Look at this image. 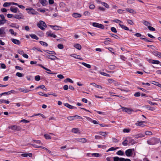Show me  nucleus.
<instances>
[{
    "label": "nucleus",
    "mask_w": 161,
    "mask_h": 161,
    "mask_svg": "<svg viewBox=\"0 0 161 161\" xmlns=\"http://www.w3.org/2000/svg\"><path fill=\"white\" fill-rule=\"evenodd\" d=\"M44 136L46 139L49 140L51 138V136L47 134H45Z\"/></svg>",
    "instance_id": "4c0bfd02"
},
{
    "label": "nucleus",
    "mask_w": 161,
    "mask_h": 161,
    "mask_svg": "<svg viewBox=\"0 0 161 161\" xmlns=\"http://www.w3.org/2000/svg\"><path fill=\"white\" fill-rule=\"evenodd\" d=\"M64 82L65 83H67V82H69L71 83H73V81L71 79L69 78H67L66 79L64 80Z\"/></svg>",
    "instance_id": "473e14b6"
},
{
    "label": "nucleus",
    "mask_w": 161,
    "mask_h": 161,
    "mask_svg": "<svg viewBox=\"0 0 161 161\" xmlns=\"http://www.w3.org/2000/svg\"><path fill=\"white\" fill-rule=\"evenodd\" d=\"M42 45L45 46V47H47L48 46L47 44L46 43V42H44L42 41H40L39 42Z\"/></svg>",
    "instance_id": "e433bc0d"
},
{
    "label": "nucleus",
    "mask_w": 161,
    "mask_h": 161,
    "mask_svg": "<svg viewBox=\"0 0 161 161\" xmlns=\"http://www.w3.org/2000/svg\"><path fill=\"white\" fill-rule=\"evenodd\" d=\"M100 74L103 75H104V76H106L110 77V76L109 74L106 73H105L103 72H101L100 73Z\"/></svg>",
    "instance_id": "de8ad7c7"
},
{
    "label": "nucleus",
    "mask_w": 161,
    "mask_h": 161,
    "mask_svg": "<svg viewBox=\"0 0 161 161\" xmlns=\"http://www.w3.org/2000/svg\"><path fill=\"white\" fill-rule=\"evenodd\" d=\"M5 28L1 27L0 28V35L2 34H4L5 32L4 31Z\"/></svg>",
    "instance_id": "2f4dec72"
},
{
    "label": "nucleus",
    "mask_w": 161,
    "mask_h": 161,
    "mask_svg": "<svg viewBox=\"0 0 161 161\" xmlns=\"http://www.w3.org/2000/svg\"><path fill=\"white\" fill-rule=\"evenodd\" d=\"M7 20L0 19V25H3L6 23Z\"/></svg>",
    "instance_id": "680f3d73"
},
{
    "label": "nucleus",
    "mask_w": 161,
    "mask_h": 161,
    "mask_svg": "<svg viewBox=\"0 0 161 161\" xmlns=\"http://www.w3.org/2000/svg\"><path fill=\"white\" fill-rule=\"evenodd\" d=\"M18 90L19 91L24 93H27L31 91V90L24 88H19Z\"/></svg>",
    "instance_id": "4468645a"
},
{
    "label": "nucleus",
    "mask_w": 161,
    "mask_h": 161,
    "mask_svg": "<svg viewBox=\"0 0 161 161\" xmlns=\"http://www.w3.org/2000/svg\"><path fill=\"white\" fill-rule=\"evenodd\" d=\"M153 62L152 64H160V62L158 60H153L152 61Z\"/></svg>",
    "instance_id": "603ef678"
},
{
    "label": "nucleus",
    "mask_w": 161,
    "mask_h": 161,
    "mask_svg": "<svg viewBox=\"0 0 161 161\" xmlns=\"http://www.w3.org/2000/svg\"><path fill=\"white\" fill-rule=\"evenodd\" d=\"M122 108V111L127 113L128 114H130L132 112H134L132 109L129 108H125L122 107L121 106Z\"/></svg>",
    "instance_id": "0eeeda50"
},
{
    "label": "nucleus",
    "mask_w": 161,
    "mask_h": 161,
    "mask_svg": "<svg viewBox=\"0 0 161 161\" xmlns=\"http://www.w3.org/2000/svg\"><path fill=\"white\" fill-rule=\"evenodd\" d=\"M145 123V121H138L135 123V125L137 126H144L145 125L144 124V123Z\"/></svg>",
    "instance_id": "2eb2a0df"
},
{
    "label": "nucleus",
    "mask_w": 161,
    "mask_h": 161,
    "mask_svg": "<svg viewBox=\"0 0 161 161\" xmlns=\"http://www.w3.org/2000/svg\"><path fill=\"white\" fill-rule=\"evenodd\" d=\"M45 56L46 58L52 60H55V59L58 58L57 57L54 55L45 54Z\"/></svg>",
    "instance_id": "9d476101"
},
{
    "label": "nucleus",
    "mask_w": 161,
    "mask_h": 161,
    "mask_svg": "<svg viewBox=\"0 0 161 161\" xmlns=\"http://www.w3.org/2000/svg\"><path fill=\"white\" fill-rule=\"evenodd\" d=\"M82 64L85 66L87 68H90L91 67V66L90 64H86L84 62H83L82 63Z\"/></svg>",
    "instance_id": "58836bf2"
},
{
    "label": "nucleus",
    "mask_w": 161,
    "mask_h": 161,
    "mask_svg": "<svg viewBox=\"0 0 161 161\" xmlns=\"http://www.w3.org/2000/svg\"><path fill=\"white\" fill-rule=\"evenodd\" d=\"M134 151V149H129L125 151L126 155L128 157H131L133 155V151Z\"/></svg>",
    "instance_id": "39448f33"
},
{
    "label": "nucleus",
    "mask_w": 161,
    "mask_h": 161,
    "mask_svg": "<svg viewBox=\"0 0 161 161\" xmlns=\"http://www.w3.org/2000/svg\"><path fill=\"white\" fill-rule=\"evenodd\" d=\"M13 17L16 19H24V16L22 14L19 13V14H17L14 15Z\"/></svg>",
    "instance_id": "1a4fd4ad"
},
{
    "label": "nucleus",
    "mask_w": 161,
    "mask_h": 161,
    "mask_svg": "<svg viewBox=\"0 0 161 161\" xmlns=\"http://www.w3.org/2000/svg\"><path fill=\"white\" fill-rule=\"evenodd\" d=\"M143 23L145 25L147 26V27L148 26L151 25L149 22L145 20H144L143 21Z\"/></svg>",
    "instance_id": "f704fd0d"
},
{
    "label": "nucleus",
    "mask_w": 161,
    "mask_h": 161,
    "mask_svg": "<svg viewBox=\"0 0 161 161\" xmlns=\"http://www.w3.org/2000/svg\"><path fill=\"white\" fill-rule=\"evenodd\" d=\"M52 32L51 31H49L47 32L46 34L48 37H53L54 38H56L57 37V36L56 35L52 34Z\"/></svg>",
    "instance_id": "9b49d317"
},
{
    "label": "nucleus",
    "mask_w": 161,
    "mask_h": 161,
    "mask_svg": "<svg viewBox=\"0 0 161 161\" xmlns=\"http://www.w3.org/2000/svg\"><path fill=\"white\" fill-rule=\"evenodd\" d=\"M108 42H110L109 40V38H106L105 39V41L104 42V43L105 44H109Z\"/></svg>",
    "instance_id": "37998d69"
},
{
    "label": "nucleus",
    "mask_w": 161,
    "mask_h": 161,
    "mask_svg": "<svg viewBox=\"0 0 161 161\" xmlns=\"http://www.w3.org/2000/svg\"><path fill=\"white\" fill-rule=\"evenodd\" d=\"M18 9V8L17 7L14 8L12 7H11L10 8V10L12 12L14 13H16L17 12Z\"/></svg>",
    "instance_id": "393cba45"
},
{
    "label": "nucleus",
    "mask_w": 161,
    "mask_h": 161,
    "mask_svg": "<svg viewBox=\"0 0 161 161\" xmlns=\"http://www.w3.org/2000/svg\"><path fill=\"white\" fill-rule=\"evenodd\" d=\"M145 134L146 135L150 136L152 135L153 134V133L151 131H147L145 132Z\"/></svg>",
    "instance_id": "a18cd8bd"
},
{
    "label": "nucleus",
    "mask_w": 161,
    "mask_h": 161,
    "mask_svg": "<svg viewBox=\"0 0 161 161\" xmlns=\"http://www.w3.org/2000/svg\"><path fill=\"white\" fill-rule=\"evenodd\" d=\"M110 35L112 37H113L114 38L116 39H119V37L115 35H114L112 33L110 34Z\"/></svg>",
    "instance_id": "49530a36"
},
{
    "label": "nucleus",
    "mask_w": 161,
    "mask_h": 161,
    "mask_svg": "<svg viewBox=\"0 0 161 161\" xmlns=\"http://www.w3.org/2000/svg\"><path fill=\"white\" fill-rule=\"evenodd\" d=\"M113 21L117 23H122V21H121L120 20L118 19H114L113 20Z\"/></svg>",
    "instance_id": "e2e57ef3"
},
{
    "label": "nucleus",
    "mask_w": 161,
    "mask_h": 161,
    "mask_svg": "<svg viewBox=\"0 0 161 161\" xmlns=\"http://www.w3.org/2000/svg\"><path fill=\"white\" fill-rule=\"evenodd\" d=\"M77 141L81 142H87L86 139L85 138H79L77 139Z\"/></svg>",
    "instance_id": "b1692460"
},
{
    "label": "nucleus",
    "mask_w": 161,
    "mask_h": 161,
    "mask_svg": "<svg viewBox=\"0 0 161 161\" xmlns=\"http://www.w3.org/2000/svg\"><path fill=\"white\" fill-rule=\"evenodd\" d=\"M25 10L28 11L27 13L29 14L36 15L38 13L33 8H26Z\"/></svg>",
    "instance_id": "7ed1b4c3"
},
{
    "label": "nucleus",
    "mask_w": 161,
    "mask_h": 161,
    "mask_svg": "<svg viewBox=\"0 0 161 161\" xmlns=\"http://www.w3.org/2000/svg\"><path fill=\"white\" fill-rule=\"evenodd\" d=\"M114 161H131V160L129 158H119L116 156L113 157Z\"/></svg>",
    "instance_id": "20e7f679"
},
{
    "label": "nucleus",
    "mask_w": 161,
    "mask_h": 161,
    "mask_svg": "<svg viewBox=\"0 0 161 161\" xmlns=\"http://www.w3.org/2000/svg\"><path fill=\"white\" fill-rule=\"evenodd\" d=\"M91 155L92 157H98L100 156V154L98 153H92Z\"/></svg>",
    "instance_id": "a19ab883"
},
{
    "label": "nucleus",
    "mask_w": 161,
    "mask_h": 161,
    "mask_svg": "<svg viewBox=\"0 0 161 161\" xmlns=\"http://www.w3.org/2000/svg\"><path fill=\"white\" fill-rule=\"evenodd\" d=\"M110 80L111 81H114V85L115 86H118L119 85H120L119 83V82H116V81H114V80H113L112 79H110Z\"/></svg>",
    "instance_id": "6e6d98bb"
},
{
    "label": "nucleus",
    "mask_w": 161,
    "mask_h": 161,
    "mask_svg": "<svg viewBox=\"0 0 161 161\" xmlns=\"http://www.w3.org/2000/svg\"><path fill=\"white\" fill-rule=\"evenodd\" d=\"M116 154L118 155L122 156L124 154V152L123 151L120 150L118 151L117 153Z\"/></svg>",
    "instance_id": "c9c22d12"
},
{
    "label": "nucleus",
    "mask_w": 161,
    "mask_h": 161,
    "mask_svg": "<svg viewBox=\"0 0 161 161\" xmlns=\"http://www.w3.org/2000/svg\"><path fill=\"white\" fill-rule=\"evenodd\" d=\"M15 3L16 4V5H15L17 6L19 8H20L22 9H24L25 8V6L22 5H19L17 3Z\"/></svg>",
    "instance_id": "3c124183"
},
{
    "label": "nucleus",
    "mask_w": 161,
    "mask_h": 161,
    "mask_svg": "<svg viewBox=\"0 0 161 161\" xmlns=\"http://www.w3.org/2000/svg\"><path fill=\"white\" fill-rule=\"evenodd\" d=\"M9 128L11 129L12 130L19 131L21 130V128L19 126H17L16 125H13L10 127H9Z\"/></svg>",
    "instance_id": "6e6552de"
},
{
    "label": "nucleus",
    "mask_w": 161,
    "mask_h": 161,
    "mask_svg": "<svg viewBox=\"0 0 161 161\" xmlns=\"http://www.w3.org/2000/svg\"><path fill=\"white\" fill-rule=\"evenodd\" d=\"M30 36L32 39H35L36 40L39 39V38L35 34H30Z\"/></svg>",
    "instance_id": "c85d7f7f"
},
{
    "label": "nucleus",
    "mask_w": 161,
    "mask_h": 161,
    "mask_svg": "<svg viewBox=\"0 0 161 161\" xmlns=\"http://www.w3.org/2000/svg\"><path fill=\"white\" fill-rule=\"evenodd\" d=\"M145 135L143 134L139 133L133 136L136 139L141 138L145 136Z\"/></svg>",
    "instance_id": "f8f14e48"
},
{
    "label": "nucleus",
    "mask_w": 161,
    "mask_h": 161,
    "mask_svg": "<svg viewBox=\"0 0 161 161\" xmlns=\"http://www.w3.org/2000/svg\"><path fill=\"white\" fill-rule=\"evenodd\" d=\"M71 131L75 133H80V132H79V130L78 128H73L72 129Z\"/></svg>",
    "instance_id": "aec40b11"
},
{
    "label": "nucleus",
    "mask_w": 161,
    "mask_h": 161,
    "mask_svg": "<svg viewBox=\"0 0 161 161\" xmlns=\"http://www.w3.org/2000/svg\"><path fill=\"white\" fill-rule=\"evenodd\" d=\"M57 77L60 79H63L64 78V76L61 74L58 75Z\"/></svg>",
    "instance_id": "774afa93"
},
{
    "label": "nucleus",
    "mask_w": 161,
    "mask_h": 161,
    "mask_svg": "<svg viewBox=\"0 0 161 161\" xmlns=\"http://www.w3.org/2000/svg\"><path fill=\"white\" fill-rule=\"evenodd\" d=\"M1 64L0 67L2 69H5L6 68V66L4 64Z\"/></svg>",
    "instance_id": "338daca9"
},
{
    "label": "nucleus",
    "mask_w": 161,
    "mask_h": 161,
    "mask_svg": "<svg viewBox=\"0 0 161 161\" xmlns=\"http://www.w3.org/2000/svg\"><path fill=\"white\" fill-rule=\"evenodd\" d=\"M43 51L47 53L48 54H49L48 55H50V54H52V55H55L56 54V53L54 51H49V50H44Z\"/></svg>",
    "instance_id": "a211bd4d"
},
{
    "label": "nucleus",
    "mask_w": 161,
    "mask_h": 161,
    "mask_svg": "<svg viewBox=\"0 0 161 161\" xmlns=\"http://www.w3.org/2000/svg\"><path fill=\"white\" fill-rule=\"evenodd\" d=\"M38 88H40L42 89L45 91L46 90V88H45V86L44 85H41L38 86Z\"/></svg>",
    "instance_id": "13d9d810"
},
{
    "label": "nucleus",
    "mask_w": 161,
    "mask_h": 161,
    "mask_svg": "<svg viewBox=\"0 0 161 161\" xmlns=\"http://www.w3.org/2000/svg\"><path fill=\"white\" fill-rule=\"evenodd\" d=\"M35 79L36 81H39L40 80V76L39 75H37L35 76Z\"/></svg>",
    "instance_id": "5fc2aeb1"
},
{
    "label": "nucleus",
    "mask_w": 161,
    "mask_h": 161,
    "mask_svg": "<svg viewBox=\"0 0 161 161\" xmlns=\"http://www.w3.org/2000/svg\"><path fill=\"white\" fill-rule=\"evenodd\" d=\"M141 95V93L140 92H136L134 94V96L136 97H140Z\"/></svg>",
    "instance_id": "bf43d9fd"
},
{
    "label": "nucleus",
    "mask_w": 161,
    "mask_h": 161,
    "mask_svg": "<svg viewBox=\"0 0 161 161\" xmlns=\"http://www.w3.org/2000/svg\"><path fill=\"white\" fill-rule=\"evenodd\" d=\"M11 5H16L15 3L14 2H5L3 4L4 7H6L10 6Z\"/></svg>",
    "instance_id": "ddd939ff"
},
{
    "label": "nucleus",
    "mask_w": 161,
    "mask_h": 161,
    "mask_svg": "<svg viewBox=\"0 0 161 161\" xmlns=\"http://www.w3.org/2000/svg\"><path fill=\"white\" fill-rule=\"evenodd\" d=\"M97 134L103 136H106L108 133H107L105 132L99 131L97 133Z\"/></svg>",
    "instance_id": "c756f323"
},
{
    "label": "nucleus",
    "mask_w": 161,
    "mask_h": 161,
    "mask_svg": "<svg viewBox=\"0 0 161 161\" xmlns=\"http://www.w3.org/2000/svg\"><path fill=\"white\" fill-rule=\"evenodd\" d=\"M9 31L11 35H14V36H16V33L14 32V30L13 29H10L9 30Z\"/></svg>",
    "instance_id": "79ce46f5"
},
{
    "label": "nucleus",
    "mask_w": 161,
    "mask_h": 161,
    "mask_svg": "<svg viewBox=\"0 0 161 161\" xmlns=\"http://www.w3.org/2000/svg\"><path fill=\"white\" fill-rule=\"evenodd\" d=\"M32 50L34 51H35V50H37L38 51L40 52H42V51L41 50H40V49L39 48H38L34 47L32 48Z\"/></svg>",
    "instance_id": "0e129e2a"
},
{
    "label": "nucleus",
    "mask_w": 161,
    "mask_h": 161,
    "mask_svg": "<svg viewBox=\"0 0 161 161\" xmlns=\"http://www.w3.org/2000/svg\"><path fill=\"white\" fill-rule=\"evenodd\" d=\"M70 56L75 59H80L81 58V57L80 55L77 54H71Z\"/></svg>",
    "instance_id": "6ab92c4d"
},
{
    "label": "nucleus",
    "mask_w": 161,
    "mask_h": 161,
    "mask_svg": "<svg viewBox=\"0 0 161 161\" xmlns=\"http://www.w3.org/2000/svg\"><path fill=\"white\" fill-rule=\"evenodd\" d=\"M16 75L19 77H22L23 76V75L19 72H17L16 74Z\"/></svg>",
    "instance_id": "052dcab7"
},
{
    "label": "nucleus",
    "mask_w": 161,
    "mask_h": 161,
    "mask_svg": "<svg viewBox=\"0 0 161 161\" xmlns=\"http://www.w3.org/2000/svg\"><path fill=\"white\" fill-rule=\"evenodd\" d=\"M37 26L42 30H45V28L47 27L46 24L45 22L42 21H40L37 24Z\"/></svg>",
    "instance_id": "f03ea898"
},
{
    "label": "nucleus",
    "mask_w": 161,
    "mask_h": 161,
    "mask_svg": "<svg viewBox=\"0 0 161 161\" xmlns=\"http://www.w3.org/2000/svg\"><path fill=\"white\" fill-rule=\"evenodd\" d=\"M91 85L98 88L101 89L102 88V87L101 86L97 85L94 83H91Z\"/></svg>",
    "instance_id": "cd10ccee"
},
{
    "label": "nucleus",
    "mask_w": 161,
    "mask_h": 161,
    "mask_svg": "<svg viewBox=\"0 0 161 161\" xmlns=\"http://www.w3.org/2000/svg\"><path fill=\"white\" fill-rule=\"evenodd\" d=\"M64 105L66 107H67L68 108H70V109H74V108H76V107H75L74 106H73L72 105H70L69 104V103H65L64 104Z\"/></svg>",
    "instance_id": "412c9836"
},
{
    "label": "nucleus",
    "mask_w": 161,
    "mask_h": 161,
    "mask_svg": "<svg viewBox=\"0 0 161 161\" xmlns=\"http://www.w3.org/2000/svg\"><path fill=\"white\" fill-rule=\"evenodd\" d=\"M50 26L54 30H59V27L57 25H50Z\"/></svg>",
    "instance_id": "bb28decb"
},
{
    "label": "nucleus",
    "mask_w": 161,
    "mask_h": 161,
    "mask_svg": "<svg viewBox=\"0 0 161 161\" xmlns=\"http://www.w3.org/2000/svg\"><path fill=\"white\" fill-rule=\"evenodd\" d=\"M40 2L42 5L44 6H46L48 4L46 0H40Z\"/></svg>",
    "instance_id": "dca6fc26"
},
{
    "label": "nucleus",
    "mask_w": 161,
    "mask_h": 161,
    "mask_svg": "<svg viewBox=\"0 0 161 161\" xmlns=\"http://www.w3.org/2000/svg\"><path fill=\"white\" fill-rule=\"evenodd\" d=\"M3 103H4L6 104H9L10 103V102L8 100H5L3 99H0V104Z\"/></svg>",
    "instance_id": "a878e982"
},
{
    "label": "nucleus",
    "mask_w": 161,
    "mask_h": 161,
    "mask_svg": "<svg viewBox=\"0 0 161 161\" xmlns=\"http://www.w3.org/2000/svg\"><path fill=\"white\" fill-rule=\"evenodd\" d=\"M111 30L114 33H116L117 32L116 29L114 27H112L111 28Z\"/></svg>",
    "instance_id": "4d7b16f0"
},
{
    "label": "nucleus",
    "mask_w": 161,
    "mask_h": 161,
    "mask_svg": "<svg viewBox=\"0 0 161 161\" xmlns=\"http://www.w3.org/2000/svg\"><path fill=\"white\" fill-rule=\"evenodd\" d=\"M119 25L122 29H123L125 30H126V31L129 30L130 31H132V30H129V28L128 27H127L126 26H125L123 25H121V24H119Z\"/></svg>",
    "instance_id": "f3484780"
},
{
    "label": "nucleus",
    "mask_w": 161,
    "mask_h": 161,
    "mask_svg": "<svg viewBox=\"0 0 161 161\" xmlns=\"http://www.w3.org/2000/svg\"><path fill=\"white\" fill-rule=\"evenodd\" d=\"M92 25L93 26L97 27L99 28L103 29L104 28V26L103 25L99 24L98 23L93 22L92 23Z\"/></svg>",
    "instance_id": "423d86ee"
},
{
    "label": "nucleus",
    "mask_w": 161,
    "mask_h": 161,
    "mask_svg": "<svg viewBox=\"0 0 161 161\" xmlns=\"http://www.w3.org/2000/svg\"><path fill=\"white\" fill-rule=\"evenodd\" d=\"M160 140L159 139L156 138H151L149 140L147 141V143L150 145H153L159 142Z\"/></svg>",
    "instance_id": "f257e3e1"
},
{
    "label": "nucleus",
    "mask_w": 161,
    "mask_h": 161,
    "mask_svg": "<svg viewBox=\"0 0 161 161\" xmlns=\"http://www.w3.org/2000/svg\"><path fill=\"white\" fill-rule=\"evenodd\" d=\"M125 9L127 11L130 13L133 14L135 13V11L132 9L127 8Z\"/></svg>",
    "instance_id": "7c9ffc66"
},
{
    "label": "nucleus",
    "mask_w": 161,
    "mask_h": 161,
    "mask_svg": "<svg viewBox=\"0 0 161 161\" xmlns=\"http://www.w3.org/2000/svg\"><path fill=\"white\" fill-rule=\"evenodd\" d=\"M57 47L59 49H63L64 47L62 44H59L58 45Z\"/></svg>",
    "instance_id": "864d4df0"
},
{
    "label": "nucleus",
    "mask_w": 161,
    "mask_h": 161,
    "mask_svg": "<svg viewBox=\"0 0 161 161\" xmlns=\"http://www.w3.org/2000/svg\"><path fill=\"white\" fill-rule=\"evenodd\" d=\"M126 21L129 24L131 25H134V22L132 21L131 20L127 19L126 20Z\"/></svg>",
    "instance_id": "c03bdc74"
},
{
    "label": "nucleus",
    "mask_w": 161,
    "mask_h": 161,
    "mask_svg": "<svg viewBox=\"0 0 161 161\" xmlns=\"http://www.w3.org/2000/svg\"><path fill=\"white\" fill-rule=\"evenodd\" d=\"M119 148V147H117L116 148H115L114 147H110V148H109L108 150L107 151L108 152V151H114L116 149H118Z\"/></svg>",
    "instance_id": "09e8293b"
},
{
    "label": "nucleus",
    "mask_w": 161,
    "mask_h": 161,
    "mask_svg": "<svg viewBox=\"0 0 161 161\" xmlns=\"http://www.w3.org/2000/svg\"><path fill=\"white\" fill-rule=\"evenodd\" d=\"M12 42L15 44L19 45L20 44V42L19 40L13 39H11Z\"/></svg>",
    "instance_id": "5701e85b"
},
{
    "label": "nucleus",
    "mask_w": 161,
    "mask_h": 161,
    "mask_svg": "<svg viewBox=\"0 0 161 161\" xmlns=\"http://www.w3.org/2000/svg\"><path fill=\"white\" fill-rule=\"evenodd\" d=\"M72 16L75 18H80L81 17V15L77 13H75L72 14Z\"/></svg>",
    "instance_id": "4be33fe9"
},
{
    "label": "nucleus",
    "mask_w": 161,
    "mask_h": 161,
    "mask_svg": "<svg viewBox=\"0 0 161 161\" xmlns=\"http://www.w3.org/2000/svg\"><path fill=\"white\" fill-rule=\"evenodd\" d=\"M101 4L104 6L106 8H109V7L108 5L106 3L104 2H102L101 3Z\"/></svg>",
    "instance_id": "ea45409f"
},
{
    "label": "nucleus",
    "mask_w": 161,
    "mask_h": 161,
    "mask_svg": "<svg viewBox=\"0 0 161 161\" xmlns=\"http://www.w3.org/2000/svg\"><path fill=\"white\" fill-rule=\"evenodd\" d=\"M126 142H128L127 140H124L122 143V144L124 146H126L127 145V143Z\"/></svg>",
    "instance_id": "69168bd1"
},
{
    "label": "nucleus",
    "mask_w": 161,
    "mask_h": 161,
    "mask_svg": "<svg viewBox=\"0 0 161 161\" xmlns=\"http://www.w3.org/2000/svg\"><path fill=\"white\" fill-rule=\"evenodd\" d=\"M74 47L75 48L79 50H80L81 48V45L79 44H76L75 45Z\"/></svg>",
    "instance_id": "72a5a7b5"
},
{
    "label": "nucleus",
    "mask_w": 161,
    "mask_h": 161,
    "mask_svg": "<svg viewBox=\"0 0 161 161\" xmlns=\"http://www.w3.org/2000/svg\"><path fill=\"white\" fill-rule=\"evenodd\" d=\"M148 28L150 31H155V29L154 27L151 26L150 25L148 26Z\"/></svg>",
    "instance_id": "8fccbe9b"
}]
</instances>
